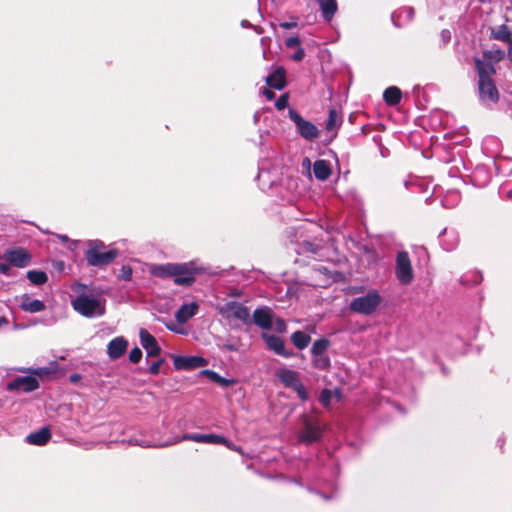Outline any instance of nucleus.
<instances>
[{
  "label": "nucleus",
  "mask_w": 512,
  "mask_h": 512,
  "mask_svg": "<svg viewBox=\"0 0 512 512\" xmlns=\"http://www.w3.org/2000/svg\"><path fill=\"white\" fill-rule=\"evenodd\" d=\"M295 232L291 239L293 250L298 255H308L323 260L328 257L331 243L330 233L315 222L306 221L292 228Z\"/></svg>",
  "instance_id": "1"
},
{
  "label": "nucleus",
  "mask_w": 512,
  "mask_h": 512,
  "mask_svg": "<svg viewBox=\"0 0 512 512\" xmlns=\"http://www.w3.org/2000/svg\"><path fill=\"white\" fill-rule=\"evenodd\" d=\"M202 269L194 262H169L153 264L149 267V273L157 278L172 279L174 284L182 287H190L196 281V276Z\"/></svg>",
  "instance_id": "2"
},
{
  "label": "nucleus",
  "mask_w": 512,
  "mask_h": 512,
  "mask_svg": "<svg viewBox=\"0 0 512 512\" xmlns=\"http://www.w3.org/2000/svg\"><path fill=\"white\" fill-rule=\"evenodd\" d=\"M72 290L76 295L71 300V305L81 316L92 319L105 314V300L92 287L75 283Z\"/></svg>",
  "instance_id": "3"
},
{
  "label": "nucleus",
  "mask_w": 512,
  "mask_h": 512,
  "mask_svg": "<svg viewBox=\"0 0 512 512\" xmlns=\"http://www.w3.org/2000/svg\"><path fill=\"white\" fill-rule=\"evenodd\" d=\"M327 429L326 423L315 413H304L298 419L297 441L303 445H311L323 439Z\"/></svg>",
  "instance_id": "4"
},
{
  "label": "nucleus",
  "mask_w": 512,
  "mask_h": 512,
  "mask_svg": "<svg viewBox=\"0 0 512 512\" xmlns=\"http://www.w3.org/2000/svg\"><path fill=\"white\" fill-rule=\"evenodd\" d=\"M275 376L286 388L293 389L302 401L308 400V392L302 384L300 375L297 371L281 367L275 371Z\"/></svg>",
  "instance_id": "5"
},
{
  "label": "nucleus",
  "mask_w": 512,
  "mask_h": 512,
  "mask_svg": "<svg viewBox=\"0 0 512 512\" xmlns=\"http://www.w3.org/2000/svg\"><path fill=\"white\" fill-rule=\"evenodd\" d=\"M339 276L338 272L332 271L326 265L318 263L312 267L307 283L313 287L326 288L336 282Z\"/></svg>",
  "instance_id": "6"
},
{
  "label": "nucleus",
  "mask_w": 512,
  "mask_h": 512,
  "mask_svg": "<svg viewBox=\"0 0 512 512\" xmlns=\"http://www.w3.org/2000/svg\"><path fill=\"white\" fill-rule=\"evenodd\" d=\"M395 277L401 285H410L414 280V269L408 252L399 251L395 258Z\"/></svg>",
  "instance_id": "7"
},
{
  "label": "nucleus",
  "mask_w": 512,
  "mask_h": 512,
  "mask_svg": "<svg viewBox=\"0 0 512 512\" xmlns=\"http://www.w3.org/2000/svg\"><path fill=\"white\" fill-rule=\"evenodd\" d=\"M218 312L226 319H236L244 325H251L250 310L237 301H229L218 307Z\"/></svg>",
  "instance_id": "8"
},
{
  "label": "nucleus",
  "mask_w": 512,
  "mask_h": 512,
  "mask_svg": "<svg viewBox=\"0 0 512 512\" xmlns=\"http://www.w3.org/2000/svg\"><path fill=\"white\" fill-rule=\"evenodd\" d=\"M289 119L295 124L297 133L307 141H314L319 136V129L312 122L305 120L296 110H288Z\"/></svg>",
  "instance_id": "9"
},
{
  "label": "nucleus",
  "mask_w": 512,
  "mask_h": 512,
  "mask_svg": "<svg viewBox=\"0 0 512 512\" xmlns=\"http://www.w3.org/2000/svg\"><path fill=\"white\" fill-rule=\"evenodd\" d=\"M9 377V372L6 373ZM4 387L9 392L30 393L39 388V381L31 374L25 376H16L12 379L7 378Z\"/></svg>",
  "instance_id": "10"
},
{
  "label": "nucleus",
  "mask_w": 512,
  "mask_h": 512,
  "mask_svg": "<svg viewBox=\"0 0 512 512\" xmlns=\"http://www.w3.org/2000/svg\"><path fill=\"white\" fill-rule=\"evenodd\" d=\"M259 172L256 180L261 190L271 189L279 179V172L276 167H270L267 160L262 159L258 166Z\"/></svg>",
  "instance_id": "11"
},
{
  "label": "nucleus",
  "mask_w": 512,
  "mask_h": 512,
  "mask_svg": "<svg viewBox=\"0 0 512 512\" xmlns=\"http://www.w3.org/2000/svg\"><path fill=\"white\" fill-rule=\"evenodd\" d=\"M116 249H110L108 251H95L94 248L87 249L85 252V258L90 266L104 268L110 265L118 256Z\"/></svg>",
  "instance_id": "12"
},
{
  "label": "nucleus",
  "mask_w": 512,
  "mask_h": 512,
  "mask_svg": "<svg viewBox=\"0 0 512 512\" xmlns=\"http://www.w3.org/2000/svg\"><path fill=\"white\" fill-rule=\"evenodd\" d=\"M380 300V295L376 291H371L365 296L354 298V312L371 314L380 304Z\"/></svg>",
  "instance_id": "13"
},
{
  "label": "nucleus",
  "mask_w": 512,
  "mask_h": 512,
  "mask_svg": "<svg viewBox=\"0 0 512 512\" xmlns=\"http://www.w3.org/2000/svg\"><path fill=\"white\" fill-rule=\"evenodd\" d=\"M3 258H5L10 265L17 268H25L29 266L32 260L31 254L22 247L7 249Z\"/></svg>",
  "instance_id": "14"
},
{
  "label": "nucleus",
  "mask_w": 512,
  "mask_h": 512,
  "mask_svg": "<svg viewBox=\"0 0 512 512\" xmlns=\"http://www.w3.org/2000/svg\"><path fill=\"white\" fill-rule=\"evenodd\" d=\"M261 338L265 342L267 348L275 354L284 358H291L295 355L293 351L286 348L285 341L281 337L262 333Z\"/></svg>",
  "instance_id": "15"
},
{
  "label": "nucleus",
  "mask_w": 512,
  "mask_h": 512,
  "mask_svg": "<svg viewBox=\"0 0 512 512\" xmlns=\"http://www.w3.org/2000/svg\"><path fill=\"white\" fill-rule=\"evenodd\" d=\"M251 321L263 330H271L273 327V312L267 306L258 307L254 310Z\"/></svg>",
  "instance_id": "16"
},
{
  "label": "nucleus",
  "mask_w": 512,
  "mask_h": 512,
  "mask_svg": "<svg viewBox=\"0 0 512 512\" xmlns=\"http://www.w3.org/2000/svg\"><path fill=\"white\" fill-rule=\"evenodd\" d=\"M479 96L483 102L496 103L499 100V92L492 79L479 80Z\"/></svg>",
  "instance_id": "17"
},
{
  "label": "nucleus",
  "mask_w": 512,
  "mask_h": 512,
  "mask_svg": "<svg viewBox=\"0 0 512 512\" xmlns=\"http://www.w3.org/2000/svg\"><path fill=\"white\" fill-rule=\"evenodd\" d=\"M177 370H191L206 365L204 358L200 356H177L173 361Z\"/></svg>",
  "instance_id": "18"
},
{
  "label": "nucleus",
  "mask_w": 512,
  "mask_h": 512,
  "mask_svg": "<svg viewBox=\"0 0 512 512\" xmlns=\"http://www.w3.org/2000/svg\"><path fill=\"white\" fill-rule=\"evenodd\" d=\"M141 345L147 350L149 357H156L160 354L161 348L158 345L155 337L151 335L146 329L141 328L139 331Z\"/></svg>",
  "instance_id": "19"
},
{
  "label": "nucleus",
  "mask_w": 512,
  "mask_h": 512,
  "mask_svg": "<svg viewBox=\"0 0 512 512\" xmlns=\"http://www.w3.org/2000/svg\"><path fill=\"white\" fill-rule=\"evenodd\" d=\"M198 310L199 305L197 302L183 303L174 314L175 320L179 324H185L197 314Z\"/></svg>",
  "instance_id": "20"
},
{
  "label": "nucleus",
  "mask_w": 512,
  "mask_h": 512,
  "mask_svg": "<svg viewBox=\"0 0 512 512\" xmlns=\"http://www.w3.org/2000/svg\"><path fill=\"white\" fill-rule=\"evenodd\" d=\"M128 347V341L122 337H115L107 345V354L110 359H119L126 352Z\"/></svg>",
  "instance_id": "21"
},
{
  "label": "nucleus",
  "mask_w": 512,
  "mask_h": 512,
  "mask_svg": "<svg viewBox=\"0 0 512 512\" xmlns=\"http://www.w3.org/2000/svg\"><path fill=\"white\" fill-rule=\"evenodd\" d=\"M180 440L193 441L197 443L217 444L222 441V436L217 434L186 433Z\"/></svg>",
  "instance_id": "22"
},
{
  "label": "nucleus",
  "mask_w": 512,
  "mask_h": 512,
  "mask_svg": "<svg viewBox=\"0 0 512 512\" xmlns=\"http://www.w3.org/2000/svg\"><path fill=\"white\" fill-rule=\"evenodd\" d=\"M266 84L273 89L282 90L285 87V69L277 67L271 74L266 77Z\"/></svg>",
  "instance_id": "23"
},
{
  "label": "nucleus",
  "mask_w": 512,
  "mask_h": 512,
  "mask_svg": "<svg viewBox=\"0 0 512 512\" xmlns=\"http://www.w3.org/2000/svg\"><path fill=\"white\" fill-rule=\"evenodd\" d=\"M51 439L49 427H42L38 431L32 432L26 436V442L31 445L43 446Z\"/></svg>",
  "instance_id": "24"
},
{
  "label": "nucleus",
  "mask_w": 512,
  "mask_h": 512,
  "mask_svg": "<svg viewBox=\"0 0 512 512\" xmlns=\"http://www.w3.org/2000/svg\"><path fill=\"white\" fill-rule=\"evenodd\" d=\"M323 19L330 22L335 16L338 5L336 0H317Z\"/></svg>",
  "instance_id": "25"
},
{
  "label": "nucleus",
  "mask_w": 512,
  "mask_h": 512,
  "mask_svg": "<svg viewBox=\"0 0 512 512\" xmlns=\"http://www.w3.org/2000/svg\"><path fill=\"white\" fill-rule=\"evenodd\" d=\"M313 173L318 180H327L331 175L330 163L322 159L316 160L313 164Z\"/></svg>",
  "instance_id": "26"
},
{
  "label": "nucleus",
  "mask_w": 512,
  "mask_h": 512,
  "mask_svg": "<svg viewBox=\"0 0 512 512\" xmlns=\"http://www.w3.org/2000/svg\"><path fill=\"white\" fill-rule=\"evenodd\" d=\"M475 65L479 80L492 79V76L496 73V70L491 62L482 61L476 58Z\"/></svg>",
  "instance_id": "27"
},
{
  "label": "nucleus",
  "mask_w": 512,
  "mask_h": 512,
  "mask_svg": "<svg viewBox=\"0 0 512 512\" xmlns=\"http://www.w3.org/2000/svg\"><path fill=\"white\" fill-rule=\"evenodd\" d=\"M491 37L495 40L506 42L512 46V31L505 24L492 29Z\"/></svg>",
  "instance_id": "28"
},
{
  "label": "nucleus",
  "mask_w": 512,
  "mask_h": 512,
  "mask_svg": "<svg viewBox=\"0 0 512 512\" xmlns=\"http://www.w3.org/2000/svg\"><path fill=\"white\" fill-rule=\"evenodd\" d=\"M384 101L389 106H396L402 99V92L396 86L388 87L383 93Z\"/></svg>",
  "instance_id": "29"
},
{
  "label": "nucleus",
  "mask_w": 512,
  "mask_h": 512,
  "mask_svg": "<svg viewBox=\"0 0 512 512\" xmlns=\"http://www.w3.org/2000/svg\"><path fill=\"white\" fill-rule=\"evenodd\" d=\"M20 307L25 312L37 313L45 309V303L38 299H30L29 297H25Z\"/></svg>",
  "instance_id": "30"
},
{
  "label": "nucleus",
  "mask_w": 512,
  "mask_h": 512,
  "mask_svg": "<svg viewBox=\"0 0 512 512\" xmlns=\"http://www.w3.org/2000/svg\"><path fill=\"white\" fill-rule=\"evenodd\" d=\"M290 341L299 350H304L310 343L311 337L307 333L298 330L291 334Z\"/></svg>",
  "instance_id": "31"
},
{
  "label": "nucleus",
  "mask_w": 512,
  "mask_h": 512,
  "mask_svg": "<svg viewBox=\"0 0 512 512\" xmlns=\"http://www.w3.org/2000/svg\"><path fill=\"white\" fill-rule=\"evenodd\" d=\"M311 363L315 369L321 371H327L331 367V360L327 353L312 354Z\"/></svg>",
  "instance_id": "32"
},
{
  "label": "nucleus",
  "mask_w": 512,
  "mask_h": 512,
  "mask_svg": "<svg viewBox=\"0 0 512 512\" xmlns=\"http://www.w3.org/2000/svg\"><path fill=\"white\" fill-rule=\"evenodd\" d=\"M441 243L445 250H453L458 244V235L454 231H448L444 229L443 233L440 235Z\"/></svg>",
  "instance_id": "33"
},
{
  "label": "nucleus",
  "mask_w": 512,
  "mask_h": 512,
  "mask_svg": "<svg viewBox=\"0 0 512 512\" xmlns=\"http://www.w3.org/2000/svg\"><path fill=\"white\" fill-rule=\"evenodd\" d=\"M56 370H57V362H52L50 364V366H45V367L19 369V371L28 372L29 374H31L34 377L35 376H38V377L47 376L52 373H55Z\"/></svg>",
  "instance_id": "34"
},
{
  "label": "nucleus",
  "mask_w": 512,
  "mask_h": 512,
  "mask_svg": "<svg viewBox=\"0 0 512 512\" xmlns=\"http://www.w3.org/2000/svg\"><path fill=\"white\" fill-rule=\"evenodd\" d=\"M201 373L206 375L212 382H214L222 387H229L234 382L231 379L222 377L221 375H219L217 372H215L213 370L206 369V370H202Z\"/></svg>",
  "instance_id": "35"
},
{
  "label": "nucleus",
  "mask_w": 512,
  "mask_h": 512,
  "mask_svg": "<svg viewBox=\"0 0 512 512\" xmlns=\"http://www.w3.org/2000/svg\"><path fill=\"white\" fill-rule=\"evenodd\" d=\"M28 280L34 285H43L47 282L48 276L41 270H30L27 272Z\"/></svg>",
  "instance_id": "36"
},
{
  "label": "nucleus",
  "mask_w": 512,
  "mask_h": 512,
  "mask_svg": "<svg viewBox=\"0 0 512 512\" xmlns=\"http://www.w3.org/2000/svg\"><path fill=\"white\" fill-rule=\"evenodd\" d=\"M331 346L330 340L327 338H320L313 342L310 353L312 354H322L327 353V350Z\"/></svg>",
  "instance_id": "37"
},
{
  "label": "nucleus",
  "mask_w": 512,
  "mask_h": 512,
  "mask_svg": "<svg viewBox=\"0 0 512 512\" xmlns=\"http://www.w3.org/2000/svg\"><path fill=\"white\" fill-rule=\"evenodd\" d=\"M338 127V115L335 109L329 111L328 119L326 121L327 132H334Z\"/></svg>",
  "instance_id": "38"
},
{
  "label": "nucleus",
  "mask_w": 512,
  "mask_h": 512,
  "mask_svg": "<svg viewBox=\"0 0 512 512\" xmlns=\"http://www.w3.org/2000/svg\"><path fill=\"white\" fill-rule=\"evenodd\" d=\"M331 400H332V392L331 390L329 389H323L320 393V396H319V402L320 404L327 408L329 407L330 403H331Z\"/></svg>",
  "instance_id": "39"
},
{
  "label": "nucleus",
  "mask_w": 512,
  "mask_h": 512,
  "mask_svg": "<svg viewBox=\"0 0 512 512\" xmlns=\"http://www.w3.org/2000/svg\"><path fill=\"white\" fill-rule=\"evenodd\" d=\"M217 444L224 445L225 447H227L228 449H230L232 451L243 454L242 448L240 446L234 444L233 442H231L230 440H228L227 438H225L223 436H222V441L217 442Z\"/></svg>",
  "instance_id": "40"
},
{
  "label": "nucleus",
  "mask_w": 512,
  "mask_h": 512,
  "mask_svg": "<svg viewBox=\"0 0 512 512\" xmlns=\"http://www.w3.org/2000/svg\"><path fill=\"white\" fill-rule=\"evenodd\" d=\"M504 57V52L500 49L495 51H486L484 52V58L486 59H494L496 61L501 60Z\"/></svg>",
  "instance_id": "41"
},
{
  "label": "nucleus",
  "mask_w": 512,
  "mask_h": 512,
  "mask_svg": "<svg viewBox=\"0 0 512 512\" xmlns=\"http://www.w3.org/2000/svg\"><path fill=\"white\" fill-rule=\"evenodd\" d=\"M285 45L289 49H296L301 46V40L298 36H292L285 40Z\"/></svg>",
  "instance_id": "42"
},
{
  "label": "nucleus",
  "mask_w": 512,
  "mask_h": 512,
  "mask_svg": "<svg viewBox=\"0 0 512 512\" xmlns=\"http://www.w3.org/2000/svg\"><path fill=\"white\" fill-rule=\"evenodd\" d=\"M118 277L122 280L130 281L132 278V268L128 265H123Z\"/></svg>",
  "instance_id": "43"
},
{
  "label": "nucleus",
  "mask_w": 512,
  "mask_h": 512,
  "mask_svg": "<svg viewBox=\"0 0 512 512\" xmlns=\"http://www.w3.org/2000/svg\"><path fill=\"white\" fill-rule=\"evenodd\" d=\"M142 358V351L140 348L135 347L129 353V360L132 363H138Z\"/></svg>",
  "instance_id": "44"
},
{
  "label": "nucleus",
  "mask_w": 512,
  "mask_h": 512,
  "mask_svg": "<svg viewBox=\"0 0 512 512\" xmlns=\"http://www.w3.org/2000/svg\"><path fill=\"white\" fill-rule=\"evenodd\" d=\"M163 362H164V359H159V360H157V361L153 362V363L149 366V369H148L149 373H150L151 375H154V376H155V375H158V374H159V372H160V368H161V365L163 364Z\"/></svg>",
  "instance_id": "45"
},
{
  "label": "nucleus",
  "mask_w": 512,
  "mask_h": 512,
  "mask_svg": "<svg viewBox=\"0 0 512 512\" xmlns=\"http://www.w3.org/2000/svg\"><path fill=\"white\" fill-rule=\"evenodd\" d=\"M288 106V95L287 94H283L281 95L275 102V107L278 109V110H283L284 108H286Z\"/></svg>",
  "instance_id": "46"
},
{
  "label": "nucleus",
  "mask_w": 512,
  "mask_h": 512,
  "mask_svg": "<svg viewBox=\"0 0 512 512\" xmlns=\"http://www.w3.org/2000/svg\"><path fill=\"white\" fill-rule=\"evenodd\" d=\"M290 57L293 61L300 62L305 57V51L301 46H299Z\"/></svg>",
  "instance_id": "47"
},
{
  "label": "nucleus",
  "mask_w": 512,
  "mask_h": 512,
  "mask_svg": "<svg viewBox=\"0 0 512 512\" xmlns=\"http://www.w3.org/2000/svg\"><path fill=\"white\" fill-rule=\"evenodd\" d=\"M105 245L100 240H90L88 243V249L94 248L95 251H102L104 249Z\"/></svg>",
  "instance_id": "48"
},
{
  "label": "nucleus",
  "mask_w": 512,
  "mask_h": 512,
  "mask_svg": "<svg viewBox=\"0 0 512 512\" xmlns=\"http://www.w3.org/2000/svg\"><path fill=\"white\" fill-rule=\"evenodd\" d=\"M286 329H287L286 322L281 318L276 319L275 331L278 333H284L286 331Z\"/></svg>",
  "instance_id": "49"
},
{
  "label": "nucleus",
  "mask_w": 512,
  "mask_h": 512,
  "mask_svg": "<svg viewBox=\"0 0 512 512\" xmlns=\"http://www.w3.org/2000/svg\"><path fill=\"white\" fill-rule=\"evenodd\" d=\"M440 39L443 45H446L451 40V32L448 29H443L440 33Z\"/></svg>",
  "instance_id": "50"
},
{
  "label": "nucleus",
  "mask_w": 512,
  "mask_h": 512,
  "mask_svg": "<svg viewBox=\"0 0 512 512\" xmlns=\"http://www.w3.org/2000/svg\"><path fill=\"white\" fill-rule=\"evenodd\" d=\"M127 443L134 446H141V447H149V443L147 440H139L136 438H131L127 440Z\"/></svg>",
  "instance_id": "51"
},
{
  "label": "nucleus",
  "mask_w": 512,
  "mask_h": 512,
  "mask_svg": "<svg viewBox=\"0 0 512 512\" xmlns=\"http://www.w3.org/2000/svg\"><path fill=\"white\" fill-rule=\"evenodd\" d=\"M12 265L9 264V262H1L0 263V273L5 276H11V267Z\"/></svg>",
  "instance_id": "52"
},
{
  "label": "nucleus",
  "mask_w": 512,
  "mask_h": 512,
  "mask_svg": "<svg viewBox=\"0 0 512 512\" xmlns=\"http://www.w3.org/2000/svg\"><path fill=\"white\" fill-rule=\"evenodd\" d=\"M399 14H400V15L405 14V16H406V18H407L408 20H412V19H413V17H414V10H413V8H411V7H405V8H403V9L399 12Z\"/></svg>",
  "instance_id": "53"
},
{
  "label": "nucleus",
  "mask_w": 512,
  "mask_h": 512,
  "mask_svg": "<svg viewBox=\"0 0 512 512\" xmlns=\"http://www.w3.org/2000/svg\"><path fill=\"white\" fill-rule=\"evenodd\" d=\"M298 23L296 21L292 22H281L279 26L283 29H291L297 27Z\"/></svg>",
  "instance_id": "54"
},
{
  "label": "nucleus",
  "mask_w": 512,
  "mask_h": 512,
  "mask_svg": "<svg viewBox=\"0 0 512 512\" xmlns=\"http://www.w3.org/2000/svg\"><path fill=\"white\" fill-rule=\"evenodd\" d=\"M221 348L223 350H227V351H237L238 350L237 346L233 343L223 344Z\"/></svg>",
  "instance_id": "55"
},
{
  "label": "nucleus",
  "mask_w": 512,
  "mask_h": 512,
  "mask_svg": "<svg viewBox=\"0 0 512 512\" xmlns=\"http://www.w3.org/2000/svg\"><path fill=\"white\" fill-rule=\"evenodd\" d=\"M263 94L268 100H272L275 97V93L268 89H265Z\"/></svg>",
  "instance_id": "56"
},
{
  "label": "nucleus",
  "mask_w": 512,
  "mask_h": 512,
  "mask_svg": "<svg viewBox=\"0 0 512 512\" xmlns=\"http://www.w3.org/2000/svg\"><path fill=\"white\" fill-rule=\"evenodd\" d=\"M310 165H311V162H310L309 158H307V157L304 158L302 161V167L309 169Z\"/></svg>",
  "instance_id": "57"
},
{
  "label": "nucleus",
  "mask_w": 512,
  "mask_h": 512,
  "mask_svg": "<svg viewBox=\"0 0 512 512\" xmlns=\"http://www.w3.org/2000/svg\"><path fill=\"white\" fill-rule=\"evenodd\" d=\"M166 327H167V329H169L172 332L180 333V331L173 324H166Z\"/></svg>",
  "instance_id": "58"
},
{
  "label": "nucleus",
  "mask_w": 512,
  "mask_h": 512,
  "mask_svg": "<svg viewBox=\"0 0 512 512\" xmlns=\"http://www.w3.org/2000/svg\"><path fill=\"white\" fill-rule=\"evenodd\" d=\"M324 500H330L332 498V495H328L322 492H317Z\"/></svg>",
  "instance_id": "59"
},
{
  "label": "nucleus",
  "mask_w": 512,
  "mask_h": 512,
  "mask_svg": "<svg viewBox=\"0 0 512 512\" xmlns=\"http://www.w3.org/2000/svg\"><path fill=\"white\" fill-rule=\"evenodd\" d=\"M7 323H8V321H7V319H6L5 317H1V318H0V327H1L2 325H4V324H7Z\"/></svg>",
  "instance_id": "60"
},
{
  "label": "nucleus",
  "mask_w": 512,
  "mask_h": 512,
  "mask_svg": "<svg viewBox=\"0 0 512 512\" xmlns=\"http://www.w3.org/2000/svg\"><path fill=\"white\" fill-rule=\"evenodd\" d=\"M78 378H79V375H77V374L71 375V377H70L72 382H76L78 380Z\"/></svg>",
  "instance_id": "61"
},
{
  "label": "nucleus",
  "mask_w": 512,
  "mask_h": 512,
  "mask_svg": "<svg viewBox=\"0 0 512 512\" xmlns=\"http://www.w3.org/2000/svg\"><path fill=\"white\" fill-rule=\"evenodd\" d=\"M392 21L395 23V25L400 26L401 24L397 23L396 21V13L392 14Z\"/></svg>",
  "instance_id": "62"
},
{
  "label": "nucleus",
  "mask_w": 512,
  "mask_h": 512,
  "mask_svg": "<svg viewBox=\"0 0 512 512\" xmlns=\"http://www.w3.org/2000/svg\"><path fill=\"white\" fill-rule=\"evenodd\" d=\"M59 239H61L63 242L68 240V237L66 235H59Z\"/></svg>",
  "instance_id": "63"
},
{
  "label": "nucleus",
  "mask_w": 512,
  "mask_h": 512,
  "mask_svg": "<svg viewBox=\"0 0 512 512\" xmlns=\"http://www.w3.org/2000/svg\"><path fill=\"white\" fill-rule=\"evenodd\" d=\"M507 196H508V198L512 199V191H509V192L507 193Z\"/></svg>",
  "instance_id": "64"
}]
</instances>
